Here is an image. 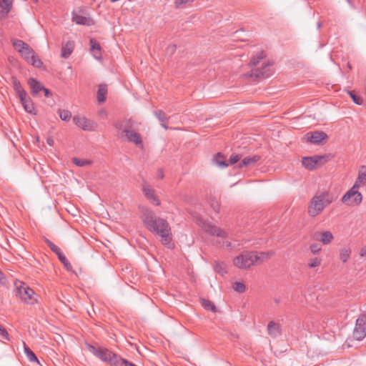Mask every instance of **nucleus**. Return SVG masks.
I'll use <instances>...</instances> for the list:
<instances>
[{
  "instance_id": "obj_1",
  "label": "nucleus",
  "mask_w": 366,
  "mask_h": 366,
  "mask_svg": "<svg viewBox=\"0 0 366 366\" xmlns=\"http://www.w3.org/2000/svg\"><path fill=\"white\" fill-rule=\"evenodd\" d=\"M139 209L140 218L146 228L150 232L158 235L162 244L170 247L172 233L169 222L165 219L157 217L154 211L147 207H141Z\"/></svg>"
},
{
  "instance_id": "obj_2",
  "label": "nucleus",
  "mask_w": 366,
  "mask_h": 366,
  "mask_svg": "<svg viewBox=\"0 0 366 366\" xmlns=\"http://www.w3.org/2000/svg\"><path fill=\"white\" fill-rule=\"evenodd\" d=\"M335 201L334 195L329 191L316 193L310 199L307 213L311 217L320 214L324 209Z\"/></svg>"
},
{
  "instance_id": "obj_3",
  "label": "nucleus",
  "mask_w": 366,
  "mask_h": 366,
  "mask_svg": "<svg viewBox=\"0 0 366 366\" xmlns=\"http://www.w3.org/2000/svg\"><path fill=\"white\" fill-rule=\"evenodd\" d=\"M201 227L204 231L211 235L216 236L219 239L215 242V244L219 247L227 249H232L234 247V245L228 239V234L226 231L205 222L202 223Z\"/></svg>"
},
{
  "instance_id": "obj_4",
  "label": "nucleus",
  "mask_w": 366,
  "mask_h": 366,
  "mask_svg": "<svg viewBox=\"0 0 366 366\" xmlns=\"http://www.w3.org/2000/svg\"><path fill=\"white\" fill-rule=\"evenodd\" d=\"M134 122L132 119H127L124 122H117L115 127L122 130L126 135L128 142L134 143L137 147L143 149L144 144L140 134L132 129Z\"/></svg>"
},
{
  "instance_id": "obj_5",
  "label": "nucleus",
  "mask_w": 366,
  "mask_h": 366,
  "mask_svg": "<svg viewBox=\"0 0 366 366\" xmlns=\"http://www.w3.org/2000/svg\"><path fill=\"white\" fill-rule=\"evenodd\" d=\"M89 351L102 361L110 364L112 366H119L120 363H124L123 358L113 353L107 348H96L94 346L89 345Z\"/></svg>"
},
{
  "instance_id": "obj_6",
  "label": "nucleus",
  "mask_w": 366,
  "mask_h": 366,
  "mask_svg": "<svg viewBox=\"0 0 366 366\" xmlns=\"http://www.w3.org/2000/svg\"><path fill=\"white\" fill-rule=\"evenodd\" d=\"M16 296L28 305H34L37 302V295L35 292L22 282L16 285Z\"/></svg>"
},
{
  "instance_id": "obj_7",
  "label": "nucleus",
  "mask_w": 366,
  "mask_h": 366,
  "mask_svg": "<svg viewBox=\"0 0 366 366\" xmlns=\"http://www.w3.org/2000/svg\"><path fill=\"white\" fill-rule=\"evenodd\" d=\"M360 187L354 184L342 197V203L348 206L359 205L362 201V194L358 191Z\"/></svg>"
},
{
  "instance_id": "obj_8",
  "label": "nucleus",
  "mask_w": 366,
  "mask_h": 366,
  "mask_svg": "<svg viewBox=\"0 0 366 366\" xmlns=\"http://www.w3.org/2000/svg\"><path fill=\"white\" fill-rule=\"evenodd\" d=\"M329 159V155H315L303 157L302 164L306 169L313 170L327 162Z\"/></svg>"
},
{
  "instance_id": "obj_9",
  "label": "nucleus",
  "mask_w": 366,
  "mask_h": 366,
  "mask_svg": "<svg viewBox=\"0 0 366 366\" xmlns=\"http://www.w3.org/2000/svg\"><path fill=\"white\" fill-rule=\"evenodd\" d=\"M233 264L239 269H248L254 264L253 252H244L233 259Z\"/></svg>"
},
{
  "instance_id": "obj_10",
  "label": "nucleus",
  "mask_w": 366,
  "mask_h": 366,
  "mask_svg": "<svg viewBox=\"0 0 366 366\" xmlns=\"http://www.w3.org/2000/svg\"><path fill=\"white\" fill-rule=\"evenodd\" d=\"M353 336L357 340H362L366 337V314H362L356 320Z\"/></svg>"
},
{
  "instance_id": "obj_11",
  "label": "nucleus",
  "mask_w": 366,
  "mask_h": 366,
  "mask_svg": "<svg viewBox=\"0 0 366 366\" xmlns=\"http://www.w3.org/2000/svg\"><path fill=\"white\" fill-rule=\"evenodd\" d=\"M21 56L29 64L40 68L43 65L41 60L35 54L34 49L29 45L20 53Z\"/></svg>"
},
{
  "instance_id": "obj_12",
  "label": "nucleus",
  "mask_w": 366,
  "mask_h": 366,
  "mask_svg": "<svg viewBox=\"0 0 366 366\" xmlns=\"http://www.w3.org/2000/svg\"><path fill=\"white\" fill-rule=\"evenodd\" d=\"M271 65V64L267 63L264 64L261 69H252L251 73L249 74V76L254 77V79H264L270 76L272 74V70L270 68Z\"/></svg>"
},
{
  "instance_id": "obj_13",
  "label": "nucleus",
  "mask_w": 366,
  "mask_h": 366,
  "mask_svg": "<svg viewBox=\"0 0 366 366\" xmlns=\"http://www.w3.org/2000/svg\"><path fill=\"white\" fill-rule=\"evenodd\" d=\"M82 13L81 10L73 11L72 21L79 25L91 26L94 24L93 20L90 17L84 16Z\"/></svg>"
},
{
  "instance_id": "obj_14",
  "label": "nucleus",
  "mask_w": 366,
  "mask_h": 366,
  "mask_svg": "<svg viewBox=\"0 0 366 366\" xmlns=\"http://www.w3.org/2000/svg\"><path fill=\"white\" fill-rule=\"evenodd\" d=\"M142 191L145 197L154 204L159 206L160 205V201L155 194L154 189L147 183H144L142 185Z\"/></svg>"
},
{
  "instance_id": "obj_15",
  "label": "nucleus",
  "mask_w": 366,
  "mask_h": 366,
  "mask_svg": "<svg viewBox=\"0 0 366 366\" xmlns=\"http://www.w3.org/2000/svg\"><path fill=\"white\" fill-rule=\"evenodd\" d=\"M306 137L308 142L315 144H319L322 141L327 138V135L324 132L315 131L307 133Z\"/></svg>"
},
{
  "instance_id": "obj_16",
  "label": "nucleus",
  "mask_w": 366,
  "mask_h": 366,
  "mask_svg": "<svg viewBox=\"0 0 366 366\" xmlns=\"http://www.w3.org/2000/svg\"><path fill=\"white\" fill-rule=\"evenodd\" d=\"M73 121L77 127L83 130L93 129L92 124L84 117L76 115L73 117Z\"/></svg>"
},
{
  "instance_id": "obj_17",
  "label": "nucleus",
  "mask_w": 366,
  "mask_h": 366,
  "mask_svg": "<svg viewBox=\"0 0 366 366\" xmlns=\"http://www.w3.org/2000/svg\"><path fill=\"white\" fill-rule=\"evenodd\" d=\"M19 99L25 111L29 114H36V109L34 103L27 94H26V97L19 98Z\"/></svg>"
},
{
  "instance_id": "obj_18",
  "label": "nucleus",
  "mask_w": 366,
  "mask_h": 366,
  "mask_svg": "<svg viewBox=\"0 0 366 366\" xmlns=\"http://www.w3.org/2000/svg\"><path fill=\"white\" fill-rule=\"evenodd\" d=\"M12 6V0H1L0 1V19L7 17Z\"/></svg>"
},
{
  "instance_id": "obj_19",
  "label": "nucleus",
  "mask_w": 366,
  "mask_h": 366,
  "mask_svg": "<svg viewBox=\"0 0 366 366\" xmlns=\"http://www.w3.org/2000/svg\"><path fill=\"white\" fill-rule=\"evenodd\" d=\"M260 159L259 155H252L244 157L238 164L239 168L254 165Z\"/></svg>"
},
{
  "instance_id": "obj_20",
  "label": "nucleus",
  "mask_w": 366,
  "mask_h": 366,
  "mask_svg": "<svg viewBox=\"0 0 366 366\" xmlns=\"http://www.w3.org/2000/svg\"><path fill=\"white\" fill-rule=\"evenodd\" d=\"M274 254L273 252H253V259L254 264H260L264 261L269 259Z\"/></svg>"
},
{
  "instance_id": "obj_21",
  "label": "nucleus",
  "mask_w": 366,
  "mask_h": 366,
  "mask_svg": "<svg viewBox=\"0 0 366 366\" xmlns=\"http://www.w3.org/2000/svg\"><path fill=\"white\" fill-rule=\"evenodd\" d=\"M90 45H91V53L92 54L93 56L99 60L102 58V53H101V46L99 43L94 39H90Z\"/></svg>"
},
{
  "instance_id": "obj_22",
  "label": "nucleus",
  "mask_w": 366,
  "mask_h": 366,
  "mask_svg": "<svg viewBox=\"0 0 366 366\" xmlns=\"http://www.w3.org/2000/svg\"><path fill=\"white\" fill-rule=\"evenodd\" d=\"M268 334L273 337H276L281 335V328L280 324L271 321L267 325Z\"/></svg>"
},
{
  "instance_id": "obj_23",
  "label": "nucleus",
  "mask_w": 366,
  "mask_h": 366,
  "mask_svg": "<svg viewBox=\"0 0 366 366\" xmlns=\"http://www.w3.org/2000/svg\"><path fill=\"white\" fill-rule=\"evenodd\" d=\"M11 83L19 98L26 97V94H27L26 92L23 89L20 81L16 77L12 76Z\"/></svg>"
},
{
  "instance_id": "obj_24",
  "label": "nucleus",
  "mask_w": 366,
  "mask_h": 366,
  "mask_svg": "<svg viewBox=\"0 0 366 366\" xmlns=\"http://www.w3.org/2000/svg\"><path fill=\"white\" fill-rule=\"evenodd\" d=\"M28 84L31 88V92L33 95H36L40 91H42L44 86L34 78H30L28 80Z\"/></svg>"
},
{
  "instance_id": "obj_25",
  "label": "nucleus",
  "mask_w": 366,
  "mask_h": 366,
  "mask_svg": "<svg viewBox=\"0 0 366 366\" xmlns=\"http://www.w3.org/2000/svg\"><path fill=\"white\" fill-rule=\"evenodd\" d=\"M366 184V167L362 166L358 172V176L354 184L359 187Z\"/></svg>"
},
{
  "instance_id": "obj_26",
  "label": "nucleus",
  "mask_w": 366,
  "mask_h": 366,
  "mask_svg": "<svg viewBox=\"0 0 366 366\" xmlns=\"http://www.w3.org/2000/svg\"><path fill=\"white\" fill-rule=\"evenodd\" d=\"M74 47V44L73 41H69L64 44L61 49V57L65 59L69 57V56L72 53Z\"/></svg>"
},
{
  "instance_id": "obj_27",
  "label": "nucleus",
  "mask_w": 366,
  "mask_h": 366,
  "mask_svg": "<svg viewBox=\"0 0 366 366\" xmlns=\"http://www.w3.org/2000/svg\"><path fill=\"white\" fill-rule=\"evenodd\" d=\"M107 94V88L104 84H101L99 86L97 92V99L99 103H103L106 100V97Z\"/></svg>"
},
{
  "instance_id": "obj_28",
  "label": "nucleus",
  "mask_w": 366,
  "mask_h": 366,
  "mask_svg": "<svg viewBox=\"0 0 366 366\" xmlns=\"http://www.w3.org/2000/svg\"><path fill=\"white\" fill-rule=\"evenodd\" d=\"M12 45L19 54L21 52L22 50L25 49L26 46H29L28 44L25 43L24 41L21 39L13 40Z\"/></svg>"
},
{
  "instance_id": "obj_29",
  "label": "nucleus",
  "mask_w": 366,
  "mask_h": 366,
  "mask_svg": "<svg viewBox=\"0 0 366 366\" xmlns=\"http://www.w3.org/2000/svg\"><path fill=\"white\" fill-rule=\"evenodd\" d=\"M154 114L156 116V117L159 119V121L162 122V127L163 128H164L165 129H167L169 127L164 123L167 120V118L164 112H162V110H158V111H154Z\"/></svg>"
},
{
  "instance_id": "obj_30",
  "label": "nucleus",
  "mask_w": 366,
  "mask_h": 366,
  "mask_svg": "<svg viewBox=\"0 0 366 366\" xmlns=\"http://www.w3.org/2000/svg\"><path fill=\"white\" fill-rule=\"evenodd\" d=\"M24 353L26 355L27 358L31 362H39V360H38L36 355L34 353V352L28 346H26L25 342H24Z\"/></svg>"
},
{
  "instance_id": "obj_31",
  "label": "nucleus",
  "mask_w": 366,
  "mask_h": 366,
  "mask_svg": "<svg viewBox=\"0 0 366 366\" xmlns=\"http://www.w3.org/2000/svg\"><path fill=\"white\" fill-rule=\"evenodd\" d=\"M333 238H334V237H333L332 234L330 232L325 231L321 234L320 241L324 244H330L332 242Z\"/></svg>"
},
{
  "instance_id": "obj_32",
  "label": "nucleus",
  "mask_w": 366,
  "mask_h": 366,
  "mask_svg": "<svg viewBox=\"0 0 366 366\" xmlns=\"http://www.w3.org/2000/svg\"><path fill=\"white\" fill-rule=\"evenodd\" d=\"M351 249L349 247H343L340 249V256L342 262H346L350 257Z\"/></svg>"
},
{
  "instance_id": "obj_33",
  "label": "nucleus",
  "mask_w": 366,
  "mask_h": 366,
  "mask_svg": "<svg viewBox=\"0 0 366 366\" xmlns=\"http://www.w3.org/2000/svg\"><path fill=\"white\" fill-rule=\"evenodd\" d=\"M214 161L221 167H227L229 164H227L224 160V157L220 153H217L214 157Z\"/></svg>"
},
{
  "instance_id": "obj_34",
  "label": "nucleus",
  "mask_w": 366,
  "mask_h": 366,
  "mask_svg": "<svg viewBox=\"0 0 366 366\" xmlns=\"http://www.w3.org/2000/svg\"><path fill=\"white\" fill-rule=\"evenodd\" d=\"M72 162L78 167H86L92 164V162L88 159H79L76 157L72 158Z\"/></svg>"
},
{
  "instance_id": "obj_35",
  "label": "nucleus",
  "mask_w": 366,
  "mask_h": 366,
  "mask_svg": "<svg viewBox=\"0 0 366 366\" xmlns=\"http://www.w3.org/2000/svg\"><path fill=\"white\" fill-rule=\"evenodd\" d=\"M214 270L216 272L223 276L227 273V266L224 262H216L214 265Z\"/></svg>"
},
{
  "instance_id": "obj_36",
  "label": "nucleus",
  "mask_w": 366,
  "mask_h": 366,
  "mask_svg": "<svg viewBox=\"0 0 366 366\" xmlns=\"http://www.w3.org/2000/svg\"><path fill=\"white\" fill-rule=\"evenodd\" d=\"M45 242L51 249V250L53 252H54L58 257L62 254L61 249L58 246L55 245L53 242H51L49 239H46Z\"/></svg>"
},
{
  "instance_id": "obj_37",
  "label": "nucleus",
  "mask_w": 366,
  "mask_h": 366,
  "mask_svg": "<svg viewBox=\"0 0 366 366\" xmlns=\"http://www.w3.org/2000/svg\"><path fill=\"white\" fill-rule=\"evenodd\" d=\"M265 57L263 51L258 52L250 61L251 66H257L259 62Z\"/></svg>"
},
{
  "instance_id": "obj_38",
  "label": "nucleus",
  "mask_w": 366,
  "mask_h": 366,
  "mask_svg": "<svg viewBox=\"0 0 366 366\" xmlns=\"http://www.w3.org/2000/svg\"><path fill=\"white\" fill-rule=\"evenodd\" d=\"M202 305L203 306V307L204 309L208 310H211V311H212L214 312H215L216 310H217L215 305L210 300L202 299Z\"/></svg>"
},
{
  "instance_id": "obj_39",
  "label": "nucleus",
  "mask_w": 366,
  "mask_h": 366,
  "mask_svg": "<svg viewBox=\"0 0 366 366\" xmlns=\"http://www.w3.org/2000/svg\"><path fill=\"white\" fill-rule=\"evenodd\" d=\"M59 114L61 119L65 122L69 121L71 117V113L67 109H59Z\"/></svg>"
},
{
  "instance_id": "obj_40",
  "label": "nucleus",
  "mask_w": 366,
  "mask_h": 366,
  "mask_svg": "<svg viewBox=\"0 0 366 366\" xmlns=\"http://www.w3.org/2000/svg\"><path fill=\"white\" fill-rule=\"evenodd\" d=\"M58 258L68 271L71 269V264H70V262L63 253L61 255H59Z\"/></svg>"
},
{
  "instance_id": "obj_41",
  "label": "nucleus",
  "mask_w": 366,
  "mask_h": 366,
  "mask_svg": "<svg viewBox=\"0 0 366 366\" xmlns=\"http://www.w3.org/2000/svg\"><path fill=\"white\" fill-rule=\"evenodd\" d=\"M321 262H322L321 259L318 258V257H315L314 259H310L309 263H308V267L310 268L317 267L321 264Z\"/></svg>"
},
{
  "instance_id": "obj_42",
  "label": "nucleus",
  "mask_w": 366,
  "mask_h": 366,
  "mask_svg": "<svg viewBox=\"0 0 366 366\" xmlns=\"http://www.w3.org/2000/svg\"><path fill=\"white\" fill-rule=\"evenodd\" d=\"M233 289L238 292H244L245 290V285L242 282H236L233 285Z\"/></svg>"
},
{
  "instance_id": "obj_43",
  "label": "nucleus",
  "mask_w": 366,
  "mask_h": 366,
  "mask_svg": "<svg viewBox=\"0 0 366 366\" xmlns=\"http://www.w3.org/2000/svg\"><path fill=\"white\" fill-rule=\"evenodd\" d=\"M348 94H350V97L353 100L354 103H355L357 105L362 104L363 100L361 97L355 94L353 92H348Z\"/></svg>"
},
{
  "instance_id": "obj_44",
  "label": "nucleus",
  "mask_w": 366,
  "mask_h": 366,
  "mask_svg": "<svg viewBox=\"0 0 366 366\" xmlns=\"http://www.w3.org/2000/svg\"><path fill=\"white\" fill-rule=\"evenodd\" d=\"M195 0H175L174 6L177 9H179L184 4H190L194 2Z\"/></svg>"
},
{
  "instance_id": "obj_45",
  "label": "nucleus",
  "mask_w": 366,
  "mask_h": 366,
  "mask_svg": "<svg viewBox=\"0 0 366 366\" xmlns=\"http://www.w3.org/2000/svg\"><path fill=\"white\" fill-rule=\"evenodd\" d=\"M240 158H241V155L237 154H233L230 156L229 162L230 164H234L237 163L240 159Z\"/></svg>"
},
{
  "instance_id": "obj_46",
  "label": "nucleus",
  "mask_w": 366,
  "mask_h": 366,
  "mask_svg": "<svg viewBox=\"0 0 366 366\" xmlns=\"http://www.w3.org/2000/svg\"><path fill=\"white\" fill-rule=\"evenodd\" d=\"M0 335L6 340H9V333L6 329L0 325Z\"/></svg>"
},
{
  "instance_id": "obj_47",
  "label": "nucleus",
  "mask_w": 366,
  "mask_h": 366,
  "mask_svg": "<svg viewBox=\"0 0 366 366\" xmlns=\"http://www.w3.org/2000/svg\"><path fill=\"white\" fill-rule=\"evenodd\" d=\"M321 249L320 246L318 244H312L310 245V250L313 254H317Z\"/></svg>"
},
{
  "instance_id": "obj_48",
  "label": "nucleus",
  "mask_w": 366,
  "mask_h": 366,
  "mask_svg": "<svg viewBox=\"0 0 366 366\" xmlns=\"http://www.w3.org/2000/svg\"><path fill=\"white\" fill-rule=\"evenodd\" d=\"M164 177V171L162 169H159L157 171V177L159 179H163Z\"/></svg>"
},
{
  "instance_id": "obj_49",
  "label": "nucleus",
  "mask_w": 366,
  "mask_h": 366,
  "mask_svg": "<svg viewBox=\"0 0 366 366\" xmlns=\"http://www.w3.org/2000/svg\"><path fill=\"white\" fill-rule=\"evenodd\" d=\"M42 91L44 92V95H45V97H50V96L51 95V92H50L48 89H46V88H45V87H44V89H42Z\"/></svg>"
},
{
  "instance_id": "obj_50",
  "label": "nucleus",
  "mask_w": 366,
  "mask_h": 366,
  "mask_svg": "<svg viewBox=\"0 0 366 366\" xmlns=\"http://www.w3.org/2000/svg\"><path fill=\"white\" fill-rule=\"evenodd\" d=\"M212 207H213V209H214L216 212H219V205H218V203H216L215 204H212Z\"/></svg>"
},
{
  "instance_id": "obj_51",
  "label": "nucleus",
  "mask_w": 366,
  "mask_h": 366,
  "mask_svg": "<svg viewBox=\"0 0 366 366\" xmlns=\"http://www.w3.org/2000/svg\"><path fill=\"white\" fill-rule=\"evenodd\" d=\"M360 256L365 257L366 256V248H362L360 251Z\"/></svg>"
},
{
  "instance_id": "obj_52",
  "label": "nucleus",
  "mask_w": 366,
  "mask_h": 366,
  "mask_svg": "<svg viewBox=\"0 0 366 366\" xmlns=\"http://www.w3.org/2000/svg\"><path fill=\"white\" fill-rule=\"evenodd\" d=\"M346 1H347V2L349 4V5H350L352 8H353V9H355V4H354V3H353V1H352V0H346Z\"/></svg>"
},
{
  "instance_id": "obj_53",
  "label": "nucleus",
  "mask_w": 366,
  "mask_h": 366,
  "mask_svg": "<svg viewBox=\"0 0 366 366\" xmlns=\"http://www.w3.org/2000/svg\"><path fill=\"white\" fill-rule=\"evenodd\" d=\"M47 143L49 144V145H52L53 143H54V140L52 139H47Z\"/></svg>"
},
{
  "instance_id": "obj_54",
  "label": "nucleus",
  "mask_w": 366,
  "mask_h": 366,
  "mask_svg": "<svg viewBox=\"0 0 366 366\" xmlns=\"http://www.w3.org/2000/svg\"><path fill=\"white\" fill-rule=\"evenodd\" d=\"M4 279V274L0 271V282Z\"/></svg>"
}]
</instances>
